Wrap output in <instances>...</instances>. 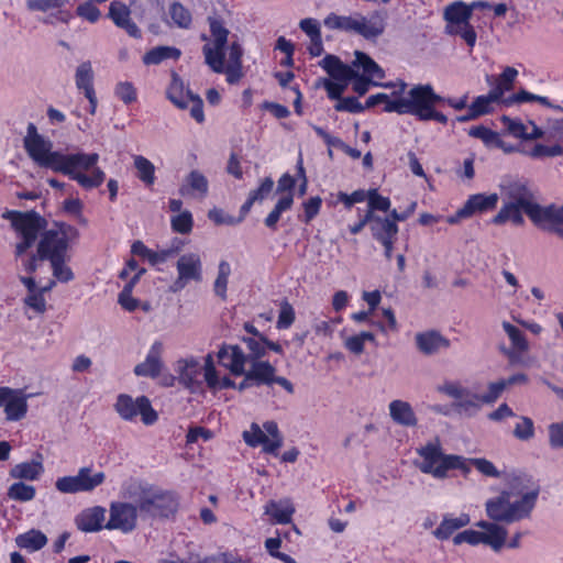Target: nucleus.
Instances as JSON below:
<instances>
[{
    "mask_svg": "<svg viewBox=\"0 0 563 563\" xmlns=\"http://www.w3.org/2000/svg\"><path fill=\"white\" fill-rule=\"evenodd\" d=\"M320 66L338 81H349L356 77V71L353 66H349L341 62L335 55H327L321 62Z\"/></svg>",
    "mask_w": 563,
    "mask_h": 563,
    "instance_id": "obj_33",
    "label": "nucleus"
},
{
    "mask_svg": "<svg viewBox=\"0 0 563 563\" xmlns=\"http://www.w3.org/2000/svg\"><path fill=\"white\" fill-rule=\"evenodd\" d=\"M98 159L99 155L97 153H62L56 172L70 176L85 189L97 188L106 178L104 172L99 167H95Z\"/></svg>",
    "mask_w": 563,
    "mask_h": 563,
    "instance_id": "obj_6",
    "label": "nucleus"
},
{
    "mask_svg": "<svg viewBox=\"0 0 563 563\" xmlns=\"http://www.w3.org/2000/svg\"><path fill=\"white\" fill-rule=\"evenodd\" d=\"M232 273L231 265L227 260H221L218 264L217 277L213 282V291L222 300L227 299L229 277Z\"/></svg>",
    "mask_w": 563,
    "mask_h": 563,
    "instance_id": "obj_41",
    "label": "nucleus"
},
{
    "mask_svg": "<svg viewBox=\"0 0 563 563\" xmlns=\"http://www.w3.org/2000/svg\"><path fill=\"white\" fill-rule=\"evenodd\" d=\"M415 341L417 349L424 355H433L450 347V340L435 330L417 333Z\"/></svg>",
    "mask_w": 563,
    "mask_h": 563,
    "instance_id": "obj_26",
    "label": "nucleus"
},
{
    "mask_svg": "<svg viewBox=\"0 0 563 563\" xmlns=\"http://www.w3.org/2000/svg\"><path fill=\"white\" fill-rule=\"evenodd\" d=\"M353 20H354V13H352L350 15H339L336 13H330L324 18L323 24L327 29L332 30V31H342V32L352 33Z\"/></svg>",
    "mask_w": 563,
    "mask_h": 563,
    "instance_id": "obj_46",
    "label": "nucleus"
},
{
    "mask_svg": "<svg viewBox=\"0 0 563 563\" xmlns=\"http://www.w3.org/2000/svg\"><path fill=\"white\" fill-rule=\"evenodd\" d=\"M243 341L246 343V346L251 352L250 356H247L250 362L253 360H260V357L265 355V338L262 335H260V339L245 338Z\"/></svg>",
    "mask_w": 563,
    "mask_h": 563,
    "instance_id": "obj_59",
    "label": "nucleus"
},
{
    "mask_svg": "<svg viewBox=\"0 0 563 563\" xmlns=\"http://www.w3.org/2000/svg\"><path fill=\"white\" fill-rule=\"evenodd\" d=\"M114 95L125 104L132 103L136 100V89L130 81H120L114 87Z\"/></svg>",
    "mask_w": 563,
    "mask_h": 563,
    "instance_id": "obj_54",
    "label": "nucleus"
},
{
    "mask_svg": "<svg viewBox=\"0 0 563 563\" xmlns=\"http://www.w3.org/2000/svg\"><path fill=\"white\" fill-rule=\"evenodd\" d=\"M23 146L30 158L40 167L57 170L62 153L53 151V142L40 134L33 123H29Z\"/></svg>",
    "mask_w": 563,
    "mask_h": 563,
    "instance_id": "obj_9",
    "label": "nucleus"
},
{
    "mask_svg": "<svg viewBox=\"0 0 563 563\" xmlns=\"http://www.w3.org/2000/svg\"><path fill=\"white\" fill-rule=\"evenodd\" d=\"M386 23L384 15L374 11L369 15L354 12L352 33L361 35L365 40L373 41L385 32Z\"/></svg>",
    "mask_w": 563,
    "mask_h": 563,
    "instance_id": "obj_18",
    "label": "nucleus"
},
{
    "mask_svg": "<svg viewBox=\"0 0 563 563\" xmlns=\"http://www.w3.org/2000/svg\"><path fill=\"white\" fill-rule=\"evenodd\" d=\"M549 443L554 449H563V421L549 426Z\"/></svg>",
    "mask_w": 563,
    "mask_h": 563,
    "instance_id": "obj_64",
    "label": "nucleus"
},
{
    "mask_svg": "<svg viewBox=\"0 0 563 563\" xmlns=\"http://www.w3.org/2000/svg\"><path fill=\"white\" fill-rule=\"evenodd\" d=\"M371 232L376 241L397 239L398 225L390 218L375 216L372 212Z\"/></svg>",
    "mask_w": 563,
    "mask_h": 563,
    "instance_id": "obj_35",
    "label": "nucleus"
},
{
    "mask_svg": "<svg viewBox=\"0 0 563 563\" xmlns=\"http://www.w3.org/2000/svg\"><path fill=\"white\" fill-rule=\"evenodd\" d=\"M76 13L91 23L97 22L101 15L100 10L90 0L78 5Z\"/></svg>",
    "mask_w": 563,
    "mask_h": 563,
    "instance_id": "obj_62",
    "label": "nucleus"
},
{
    "mask_svg": "<svg viewBox=\"0 0 563 563\" xmlns=\"http://www.w3.org/2000/svg\"><path fill=\"white\" fill-rule=\"evenodd\" d=\"M249 373V378H252L256 385H272L276 368L267 361L253 360Z\"/></svg>",
    "mask_w": 563,
    "mask_h": 563,
    "instance_id": "obj_36",
    "label": "nucleus"
},
{
    "mask_svg": "<svg viewBox=\"0 0 563 563\" xmlns=\"http://www.w3.org/2000/svg\"><path fill=\"white\" fill-rule=\"evenodd\" d=\"M218 358L233 375L242 376L245 373L247 356L239 345H223L218 352Z\"/></svg>",
    "mask_w": 563,
    "mask_h": 563,
    "instance_id": "obj_24",
    "label": "nucleus"
},
{
    "mask_svg": "<svg viewBox=\"0 0 563 563\" xmlns=\"http://www.w3.org/2000/svg\"><path fill=\"white\" fill-rule=\"evenodd\" d=\"M417 454L420 461L416 462V466L420 472L430 474L438 479L446 478L450 470L468 471L465 465L466 460L463 456L443 453L438 438L418 448Z\"/></svg>",
    "mask_w": 563,
    "mask_h": 563,
    "instance_id": "obj_5",
    "label": "nucleus"
},
{
    "mask_svg": "<svg viewBox=\"0 0 563 563\" xmlns=\"http://www.w3.org/2000/svg\"><path fill=\"white\" fill-rule=\"evenodd\" d=\"M501 190L506 201L492 222L500 225L510 221L515 225H522L525 223L522 211L527 213V210L537 200L534 192L526 183L520 180L507 183Z\"/></svg>",
    "mask_w": 563,
    "mask_h": 563,
    "instance_id": "obj_4",
    "label": "nucleus"
},
{
    "mask_svg": "<svg viewBox=\"0 0 563 563\" xmlns=\"http://www.w3.org/2000/svg\"><path fill=\"white\" fill-rule=\"evenodd\" d=\"M386 87L394 88L390 95L380 92L369 96L365 102V109L383 103L385 112H395L400 114V112L396 110L395 107H398V104L402 102L409 101L408 85L405 81H399L397 84L386 85Z\"/></svg>",
    "mask_w": 563,
    "mask_h": 563,
    "instance_id": "obj_19",
    "label": "nucleus"
},
{
    "mask_svg": "<svg viewBox=\"0 0 563 563\" xmlns=\"http://www.w3.org/2000/svg\"><path fill=\"white\" fill-rule=\"evenodd\" d=\"M531 222L538 228L552 230L554 227L563 225V206H541L537 200L526 213Z\"/></svg>",
    "mask_w": 563,
    "mask_h": 563,
    "instance_id": "obj_17",
    "label": "nucleus"
},
{
    "mask_svg": "<svg viewBox=\"0 0 563 563\" xmlns=\"http://www.w3.org/2000/svg\"><path fill=\"white\" fill-rule=\"evenodd\" d=\"M472 14L468 5L462 0H456L443 9V20L445 21L444 32L449 35L462 37L470 47L476 43V32L470 20Z\"/></svg>",
    "mask_w": 563,
    "mask_h": 563,
    "instance_id": "obj_10",
    "label": "nucleus"
},
{
    "mask_svg": "<svg viewBox=\"0 0 563 563\" xmlns=\"http://www.w3.org/2000/svg\"><path fill=\"white\" fill-rule=\"evenodd\" d=\"M22 389L0 387V407H4L5 417L9 421H19L27 412V398Z\"/></svg>",
    "mask_w": 563,
    "mask_h": 563,
    "instance_id": "obj_16",
    "label": "nucleus"
},
{
    "mask_svg": "<svg viewBox=\"0 0 563 563\" xmlns=\"http://www.w3.org/2000/svg\"><path fill=\"white\" fill-rule=\"evenodd\" d=\"M201 376H203V379L210 389H218L220 378L218 377L217 369L210 354L205 358Z\"/></svg>",
    "mask_w": 563,
    "mask_h": 563,
    "instance_id": "obj_53",
    "label": "nucleus"
},
{
    "mask_svg": "<svg viewBox=\"0 0 563 563\" xmlns=\"http://www.w3.org/2000/svg\"><path fill=\"white\" fill-rule=\"evenodd\" d=\"M162 352L163 344L155 342L151 346L145 361L135 365L134 374L141 377H158L163 368Z\"/></svg>",
    "mask_w": 563,
    "mask_h": 563,
    "instance_id": "obj_28",
    "label": "nucleus"
},
{
    "mask_svg": "<svg viewBox=\"0 0 563 563\" xmlns=\"http://www.w3.org/2000/svg\"><path fill=\"white\" fill-rule=\"evenodd\" d=\"M538 489H525L520 483L503 490L485 504L488 518L501 523H514L529 518L537 503Z\"/></svg>",
    "mask_w": 563,
    "mask_h": 563,
    "instance_id": "obj_3",
    "label": "nucleus"
},
{
    "mask_svg": "<svg viewBox=\"0 0 563 563\" xmlns=\"http://www.w3.org/2000/svg\"><path fill=\"white\" fill-rule=\"evenodd\" d=\"M209 191V181L207 177L199 170H191L185 178L184 184L179 188L180 195H192L195 197L205 198Z\"/></svg>",
    "mask_w": 563,
    "mask_h": 563,
    "instance_id": "obj_34",
    "label": "nucleus"
},
{
    "mask_svg": "<svg viewBox=\"0 0 563 563\" xmlns=\"http://www.w3.org/2000/svg\"><path fill=\"white\" fill-rule=\"evenodd\" d=\"M2 218L11 222L12 228L21 236V242L15 245V255H23L37 240L40 231L45 225V220L35 211L7 210Z\"/></svg>",
    "mask_w": 563,
    "mask_h": 563,
    "instance_id": "obj_8",
    "label": "nucleus"
},
{
    "mask_svg": "<svg viewBox=\"0 0 563 563\" xmlns=\"http://www.w3.org/2000/svg\"><path fill=\"white\" fill-rule=\"evenodd\" d=\"M349 81H332L330 79H322V86L328 92L330 99L339 100L342 99L341 96L347 87Z\"/></svg>",
    "mask_w": 563,
    "mask_h": 563,
    "instance_id": "obj_63",
    "label": "nucleus"
},
{
    "mask_svg": "<svg viewBox=\"0 0 563 563\" xmlns=\"http://www.w3.org/2000/svg\"><path fill=\"white\" fill-rule=\"evenodd\" d=\"M470 522L471 517L466 512H461L457 516L445 514L438 528L432 531V536L440 541L448 540L455 531L468 526Z\"/></svg>",
    "mask_w": 563,
    "mask_h": 563,
    "instance_id": "obj_29",
    "label": "nucleus"
},
{
    "mask_svg": "<svg viewBox=\"0 0 563 563\" xmlns=\"http://www.w3.org/2000/svg\"><path fill=\"white\" fill-rule=\"evenodd\" d=\"M175 267L177 277L170 286L173 292L183 290L190 283L200 284L203 280L202 258L197 252L181 254Z\"/></svg>",
    "mask_w": 563,
    "mask_h": 563,
    "instance_id": "obj_15",
    "label": "nucleus"
},
{
    "mask_svg": "<svg viewBox=\"0 0 563 563\" xmlns=\"http://www.w3.org/2000/svg\"><path fill=\"white\" fill-rule=\"evenodd\" d=\"M362 68L364 76L374 81L380 80L385 77L384 70L379 67V65L372 59L367 54L356 51L355 52V60L353 62V68Z\"/></svg>",
    "mask_w": 563,
    "mask_h": 563,
    "instance_id": "obj_37",
    "label": "nucleus"
},
{
    "mask_svg": "<svg viewBox=\"0 0 563 563\" xmlns=\"http://www.w3.org/2000/svg\"><path fill=\"white\" fill-rule=\"evenodd\" d=\"M264 512L272 518L274 523L287 525L292 520L295 506L289 498L269 500L264 507Z\"/></svg>",
    "mask_w": 563,
    "mask_h": 563,
    "instance_id": "obj_30",
    "label": "nucleus"
},
{
    "mask_svg": "<svg viewBox=\"0 0 563 563\" xmlns=\"http://www.w3.org/2000/svg\"><path fill=\"white\" fill-rule=\"evenodd\" d=\"M180 56V51L172 46H157L143 56V63L145 65H157L165 59H177Z\"/></svg>",
    "mask_w": 563,
    "mask_h": 563,
    "instance_id": "obj_42",
    "label": "nucleus"
},
{
    "mask_svg": "<svg viewBox=\"0 0 563 563\" xmlns=\"http://www.w3.org/2000/svg\"><path fill=\"white\" fill-rule=\"evenodd\" d=\"M208 21L210 36L201 35V40L206 42L202 47L205 63L214 73H225L229 84H236L243 77V48L236 40L228 45L230 31L219 20L209 18Z\"/></svg>",
    "mask_w": 563,
    "mask_h": 563,
    "instance_id": "obj_2",
    "label": "nucleus"
},
{
    "mask_svg": "<svg viewBox=\"0 0 563 563\" xmlns=\"http://www.w3.org/2000/svg\"><path fill=\"white\" fill-rule=\"evenodd\" d=\"M501 327L510 340V347H504L503 353L510 364H521L522 355L529 351V342L523 332L508 321H503Z\"/></svg>",
    "mask_w": 563,
    "mask_h": 563,
    "instance_id": "obj_21",
    "label": "nucleus"
},
{
    "mask_svg": "<svg viewBox=\"0 0 563 563\" xmlns=\"http://www.w3.org/2000/svg\"><path fill=\"white\" fill-rule=\"evenodd\" d=\"M391 420L402 427L412 428L418 424V418L408 401L396 399L388 405Z\"/></svg>",
    "mask_w": 563,
    "mask_h": 563,
    "instance_id": "obj_31",
    "label": "nucleus"
},
{
    "mask_svg": "<svg viewBox=\"0 0 563 563\" xmlns=\"http://www.w3.org/2000/svg\"><path fill=\"white\" fill-rule=\"evenodd\" d=\"M244 442L252 448L262 445L263 451L269 454H276L277 450L283 445V435L279 432L275 421H266L261 427L253 422L249 430L243 432Z\"/></svg>",
    "mask_w": 563,
    "mask_h": 563,
    "instance_id": "obj_12",
    "label": "nucleus"
},
{
    "mask_svg": "<svg viewBox=\"0 0 563 563\" xmlns=\"http://www.w3.org/2000/svg\"><path fill=\"white\" fill-rule=\"evenodd\" d=\"M494 92L490 90L488 95L486 96H479L477 97L470 108L473 111V117H479L483 114H486L490 110V104L497 100H499V97H493Z\"/></svg>",
    "mask_w": 563,
    "mask_h": 563,
    "instance_id": "obj_52",
    "label": "nucleus"
},
{
    "mask_svg": "<svg viewBox=\"0 0 563 563\" xmlns=\"http://www.w3.org/2000/svg\"><path fill=\"white\" fill-rule=\"evenodd\" d=\"M77 236V230L70 225L62 224L57 229L46 231L37 245V255L40 260L66 258L68 243Z\"/></svg>",
    "mask_w": 563,
    "mask_h": 563,
    "instance_id": "obj_11",
    "label": "nucleus"
},
{
    "mask_svg": "<svg viewBox=\"0 0 563 563\" xmlns=\"http://www.w3.org/2000/svg\"><path fill=\"white\" fill-rule=\"evenodd\" d=\"M75 85L78 90L84 93L95 91L93 79L95 73L90 60L81 62L75 70Z\"/></svg>",
    "mask_w": 563,
    "mask_h": 563,
    "instance_id": "obj_39",
    "label": "nucleus"
},
{
    "mask_svg": "<svg viewBox=\"0 0 563 563\" xmlns=\"http://www.w3.org/2000/svg\"><path fill=\"white\" fill-rule=\"evenodd\" d=\"M476 527L482 530V543L490 547L495 552L500 551L505 544L508 530L499 521L481 520Z\"/></svg>",
    "mask_w": 563,
    "mask_h": 563,
    "instance_id": "obj_23",
    "label": "nucleus"
},
{
    "mask_svg": "<svg viewBox=\"0 0 563 563\" xmlns=\"http://www.w3.org/2000/svg\"><path fill=\"white\" fill-rule=\"evenodd\" d=\"M47 537L40 530L31 529L15 538V544L30 552L41 550L47 544Z\"/></svg>",
    "mask_w": 563,
    "mask_h": 563,
    "instance_id": "obj_38",
    "label": "nucleus"
},
{
    "mask_svg": "<svg viewBox=\"0 0 563 563\" xmlns=\"http://www.w3.org/2000/svg\"><path fill=\"white\" fill-rule=\"evenodd\" d=\"M506 389V384L503 383V380L492 382L488 384L487 393L476 396V399L478 401H482L483 404H493L495 402L503 391Z\"/></svg>",
    "mask_w": 563,
    "mask_h": 563,
    "instance_id": "obj_57",
    "label": "nucleus"
},
{
    "mask_svg": "<svg viewBox=\"0 0 563 563\" xmlns=\"http://www.w3.org/2000/svg\"><path fill=\"white\" fill-rule=\"evenodd\" d=\"M514 435L518 440L528 441L534 435L533 421L528 417H521L514 429Z\"/></svg>",
    "mask_w": 563,
    "mask_h": 563,
    "instance_id": "obj_55",
    "label": "nucleus"
},
{
    "mask_svg": "<svg viewBox=\"0 0 563 563\" xmlns=\"http://www.w3.org/2000/svg\"><path fill=\"white\" fill-rule=\"evenodd\" d=\"M44 473L43 457L41 454L31 461L21 462L14 465L9 475L21 481H36Z\"/></svg>",
    "mask_w": 563,
    "mask_h": 563,
    "instance_id": "obj_32",
    "label": "nucleus"
},
{
    "mask_svg": "<svg viewBox=\"0 0 563 563\" xmlns=\"http://www.w3.org/2000/svg\"><path fill=\"white\" fill-rule=\"evenodd\" d=\"M468 134L473 137L482 140L487 146L504 147V143L497 132H494L483 125L473 126Z\"/></svg>",
    "mask_w": 563,
    "mask_h": 563,
    "instance_id": "obj_48",
    "label": "nucleus"
},
{
    "mask_svg": "<svg viewBox=\"0 0 563 563\" xmlns=\"http://www.w3.org/2000/svg\"><path fill=\"white\" fill-rule=\"evenodd\" d=\"M144 273V269H139L136 274L132 277V279L123 287L118 297V302L120 306L126 311H135L140 301L132 296V289L134 284L139 280L140 276Z\"/></svg>",
    "mask_w": 563,
    "mask_h": 563,
    "instance_id": "obj_44",
    "label": "nucleus"
},
{
    "mask_svg": "<svg viewBox=\"0 0 563 563\" xmlns=\"http://www.w3.org/2000/svg\"><path fill=\"white\" fill-rule=\"evenodd\" d=\"M518 76V70L514 67L507 66L504 71L498 76L496 87L493 90V97H503V95L512 88L514 81Z\"/></svg>",
    "mask_w": 563,
    "mask_h": 563,
    "instance_id": "obj_47",
    "label": "nucleus"
},
{
    "mask_svg": "<svg viewBox=\"0 0 563 563\" xmlns=\"http://www.w3.org/2000/svg\"><path fill=\"white\" fill-rule=\"evenodd\" d=\"M166 97L179 109H186L188 107L187 91H185L181 78L176 73L172 75L170 84L166 90Z\"/></svg>",
    "mask_w": 563,
    "mask_h": 563,
    "instance_id": "obj_40",
    "label": "nucleus"
},
{
    "mask_svg": "<svg viewBox=\"0 0 563 563\" xmlns=\"http://www.w3.org/2000/svg\"><path fill=\"white\" fill-rule=\"evenodd\" d=\"M169 14L173 22L180 29H188L191 24V14L181 3L170 4Z\"/></svg>",
    "mask_w": 563,
    "mask_h": 563,
    "instance_id": "obj_49",
    "label": "nucleus"
},
{
    "mask_svg": "<svg viewBox=\"0 0 563 563\" xmlns=\"http://www.w3.org/2000/svg\"><path fill=\"white\" fill-rule=\"evenodd\" d=\"M114 409L123 420L131 421L136 416H141L142 422L146 426L155 423L158 419L157 412L145 396L134 399L130 395L121 394L117 398Z\"/></svg>",
    "mask_w": 563,
    "mask_h": 563,
    "instance_id": "obj_14",
    "label": "nucleus"
},
{
    "mask_svg": "<svg viewBox=\"0 0 563 563\" xmlns=\"http://www.w3.org/2000/svg\"><path fill=\"white\" fill-rule=\"evenodd\" d=\"M172 228L175 232L187 234L192 230V216L189 211H183L172 218Z\"/></svg>",
    "mask_w": 563,
    "mask_h": 563,
    "instance_id": "obj_56",
    "label": "nucleus"
},
{
    "mask_svg": "<svg viewBox=\"0 0 563 563\" xmlns=\"http://www.w3.org/2000/svg\"><path fill=\"white\" fill-rule=\"evenodd\" d=\"M444 99L434 92L430 84L415 85L409 89V101L402 102L395 107L400 114H411L420 121L434 120L445 124L446 115L437 111L435 106Z\"/></svg>",
    "mask_w": 563,
    "mask_h": 563,
    "instance_id": "obj_7",
    "label": "nucleus"
},
{
    "mask_svg": "<svg viewBox=\"0 0 563 563\" xmlns=\"http://www.w3.org/2000/svg\"><path fill=\"white\" fill-rule=\"evenodd\" d=\"M7 495L11 500L27 503L34 499L36 489L34 486L20 481L9 486Z\"/></svg>",
    "mask_w": 563,
    "mask_h": 563,
    "instance_id": "obj_45",
    "label": "nucleus"
},
{
    "mask_svg": "<svg viewBox=\"0 0 563 563\" xmlns=\"http://www.w3.org/2000/svg\"><path fill=\"white\" fill-rule=\"evenodd\" d=\"M498 202V195H483L476 194L471 196L464 206L459 209L455 216L448 219L449 223H456L460 219L470 218L477 212H485L496 207Z\"/></svg>",
    "mask_w": 563,
    "mask_h": 563,
    "instance_id": "obj_22",
    "label": "nucleus"
},
{
    "mask_svg": "<svg viewBox=\"0 0 563 563\" xmlns=\"http://www.w3.org/2000/svg\"><path fill=\"white\" fill-rule=\"evenodd\" d=\"M123 500L111 501L106 530H118L128 534L137 528L139 519L168 517L176 512L178 500L163 492L136 481L128 482L121 490Z\"/></svg>",
    "mask_w": 563,
    "mask_h": 563,
    "instance_id": "obj_1",
    "label": "nucleus"
},
{
    "mask_svg": "<svg viewBox=\"0 0 563 563\" xmlns=\"http://www.w3.org/2000/svg\"><path fill=\"white\" fill-rule=\"evenodd\" d=\"M282 543L280 538H267L264 547L273 559L279 560L282 563H297L291 556L279 551Z\"/></svg>",
    "mask_w": 563,
    "mask_h": 563,
    "instance_id": "obj_51",
    "label": "nucleus"
},
{
    "mask_svg": "<svg viewBox=\"0 0 563 563\" xmlns=\"http://www.w3.org/2000/svg\"><path fill=\"white\" fill-rule=\"evenodd\" d=\"M106 508L101 506L86 508L76 517V527L82 532H96L106 529Z\"/></svg>",
    "mask_w": 563,
    "mask_h": 563,
    "instance_id": "obj_25",
    "label": "nucleus"
},
{
    "mask_svg": "<svg viewBox=\"0 0 563 563\" xmlns=\"http://www.w3.org/2000/svg\"><path fill=\"white\" fill-rule=\"evenodd\" d=\"M106 481L103 472H93L92 467H80L76 475L57 478L55 487L63 494L92 492Z\"/></svg>",
    "mask_w": 563,
    "mask_h": 563,
    "instance_id": "obj_13",
    "label": "nucleus"
},
{
    "mask_svg": "<svg viewBox=\"0 0 563 563\" xmlns=\"http://www.w3.org/2000/svg\"><path fill=\"white\" fill-rule=\"evenodd\" d=\"M177 379L185 388L190 391L200 389L202 380V365L195 357L178 360L175 364Z\"/></svg>",
    "mask_w": 563,
    "mask_h": 563,
    "instance_id": "obj_20",
    "label": "nucleus"
},
{
    "mask_svg": "<svg viewBox=\"0 0 563 563\" xmlns=\"http://www.w3.org/2000/svg\"><path fill=\"white\" fill-rule=\"evenodd\" d=\"M108 15L118 27L123 29L130 36L134 38L141 37V31L132 21L130 16L131 11L126 4L120 1L111 2Z\"/></svg>",
    "mask_w": 563,
    "mask_h": 563,
    "instance_id": "obj_27",
    "label": "nucleus"
},
{
    "mask_svg": "<svg viewBox=\"0 0 563 563\" xmlns=\"http://www.w3.org/2000/svg\"><path fill=\"white\" fill-rule=\"evenodd\" d=\"M133 165L136 169L137 178L144 185L152 186L155 183V166L150 159L142 155H134Z\"/></svg>",
    "mask_w": 563,
    "mask_h": 563,
    "instance_id": "obj_43",
    "label": "nucleus"
},
{
    "mask_svg": "<svg viewBox=\"0 0 563 563\" xmlns=\"http://www.w3.org/2000/svg\"><path fill=\"white\" fill-rule=\"evenodd\" d=\"M482 530L481 531H476V530H472V529H468V530H464L462 532H459L457 534H455L453 537V543L455 545H460L462 543H467V544H471V545H477V544H481L482 543Z\"/></svg>",
    "mask_w": 563,
    "mask_h": 563,
    "instance_id": "obj_60",
    "label": "nucleus"
},
{
    "mask_svg": "<svg viewBox=\"0 0 563 563\" xmlns=\"http://www.w3.org/2000/svg\"><path fill=\"white\" fill-rule=\"evenodd\" d=\"M180 250H181V245H180V243H178L176 245L173 244L170 247L161 250L158 252L152 251L148 262L152 265L165 263L167 260L173 257L175 254L179 253Z\"/></svg>",
    "mask_w": 563,
    "mask_h": 563,
    "instance_id": "obj_61",
    "label": "nucleus"
},
{
    "mask_svg": "<svg viewBox=\"0 0 563 563\" xmlns=\"http://www.w3.org/2000/svg\"><path fill=\"white\" fill-rule=\"evenodd\" d=\"M187 102L190 115L199 123L205 121L203 113V102L202 99L198 95H194L191 91L187 90Z\"/></svg>",
    "mask_w": 563,
    "mask_h": 563,
    "instance_id": "obj_58",
    "label": "nucleus"
},
{
    "mask_svg": "<svg viewBox=\"0 0 563 563\" xmlns=\"http://www.w3.org/2000/svg\"><path fill=\"white\" fill-rule=\"evenodd\" d=\"M68 260L69 256L66 258L51 261L53 276L60 283H68L74 279V273L71 268L66 265V261Z\"/></svg>",
    "mask_w": 563,
    "mask_h": 563,
    "instance_id": "obj_50",
    "label": "nucleus"
}]
</instances>
